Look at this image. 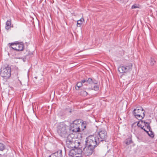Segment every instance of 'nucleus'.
<instances>
[{
	"mask_svg": "<svg viewBox=\"0 0 157 157\" xmlns=\"http://www.w3.org/2000/svg\"><path fill=\"white\" fill-rule=\"evenodd\" d=\"M94 136H89L85 140V147L82 153L86 155H90L94 151V149L98 145L95 143Z\"/></svg>",
	"mask_w": 157,
	"mask_h": 157,
	"instance_id": "1",
	"label": "nucleus"
},
{
	"mask_svg": "<svg viewBox=\"0 0 157 157\" xmlns=\"http://www.w3.org/2000/svg\"><path fill=\"white\" fill-rule=\"evenodd\" d=\"M107 134L106 131L105 129H101L98 132L96 136L94 138L95 140V143L98 145L100 142L103 141H106L107 138Z\"/></svg>",
	"mask_w": 157,
	"mask_h": 157,
	"instance_id": "2",
	"label": "nucleus"
},
{
	"mask_svg": "<svg viewBox=\"0 0 157 157\" xmlns=\"http://www.w3.org/2000/svg\"><path fill=\"white\" fill-rule=\"evenodd\" d=\"M72 134H69L67 136L66 140V147L69 149H73L77 146H79L78 144H80L79 142L75 141L74 139L72 137Z\"/></svg>",
	"mask_w": 157,
	"mask_h": 157,
	"instance_id": "3",
	"label": "nucleus"
},
{
	"mask_svg": "<svg viewBox=\"0 0 157 157\" xmlns=\"http://www.w3.org/2000/svg\"><path fill=\"white\" fill-rule=\"evenodd\" d=\"M68 126L64 123H61L57 127V131L58 134L61 137H65L68 134L67 130L68 129Z\"/></svg>",
	"mask_w": 157,
	"mask_h": 157,
	"instance_id": "4",
	"label": "nucleus"
},
{
	"mask_svg": "<svg viewBox=\"0 0 157 157\" xmlns=\"http://www.w3.org/2000/svg\"><path fill=\"white\" fill-rule=\"evenodd\" d=\"M77 146L76 147L71 149L69 151V155L72 157H82V151L80 147Z\"/></svg>",
	"mask_w": 157,
	"mask_h": 157,
	"instance_id": "5",
	"label": "nucleus"
},
{
	"mask_svg": "<svg viewBox=\"0 0 157 157\" xmlns=\"http://www.w3.org/2000/svg\"><path fill=\"white\" fill-rule=\"evenodd\" d=\"M144 111V110L142 107H137L136 109L134 110L133 113L136 118L140 120L143 119L145 116V112H143V115H141V112Z\"/></svg>",
	"mask_w": 157,
	"mask_h": 157,
	"instance_id": "6",
	"label": "nucleus"
},
{
	"mask_svg": "<svg viewBox=\"0 0 157 157\" xmlns=\"http://www.w3.org/2000/svg\"><path fill=\"white\" fill-rule=\"evenodd\" d=\"M11 68L8 66L6 67H2L1 69L0 75L6 78H8L11 76Z\"/></svg>",
	"mask_w": 157,
	"mask_h": 157,
	"instance_id": "7",
	"label": "nucleus"
},
{
	"mask_svg": "<svg viewBox=\"0 0 157 157\" xmlns=\"http://www.w3.org/2000/svg\"><path fill=\"white\" fill-rule=\"evenodd\" d=\"M10 47L16 51H21L24 49V44L22 42L20 43H12L10 44Z\"/></svg>",
	"mask_w": 157,
	"mask_h": 157,
	"instance_id": "8",
	"label": "nucleus"
},
{
	"mask_svg": "<svg viewBox=\"0 0 157 157\" xmlns=\"http://www.w3.org/2000/svg\"><path fill=\"white\" fill-rule=\"evenodd\" d=\"M79 120H75L70 125V130L74 132H80V128L79 126Z\"/></svg>",
	"mask_w": 157,
	"mask_h": 157,
	"instance_id": "9",
	"label": "nucleus"
},
{
	"mask_svg": "<svg viewBox=\"0 0 157 157\" xmlns=\"http://www.w3.org/2000/svg\"><path fill=\"white\" fill-rule=\"evenodd\" d=\"M132 64L130 63L128 65L125 66L121 65L118 69V71L120 73H126L132 69Z\"/></svg>",
	"mask_w": 157,
	"mask_h": 157,
	"instance_id": "10",
	"label": "nucleus"
},
{
	"mask_svg": "<svg viewBox=\"0 0 157 157\" xmlns=\"http://www.w3.org/2000/svg\"><path fill=\"white\" fill-rule=\"evenodd\" d=\"M62 151L59 150L56 152L52 154L48 157H62Z\"/></svg>",
	"mask_w": 157,
	"mask_h": 157,
	"instance_id": "11",
	"label": "nucleus"
},
{
	"mask_svg": "<svg viewBox=\"0 0 157 157\" xmlns=\"http://www.w3.org/2000/svg\"><path fill=\"white\" fill-rule=\"evenodd\" d=\"M79 126L80 128V132L84 130L86 127V123L82 122L81 124V121L80 120L79 122Z\"/></svg>",
	"mask_w": 157,
	"mask_h": 157,
	"instance_id": "12",
	"label": "nucleus"
},
{
	"mask_svg": "<svg viewBox=\"0 0 157 157\" xmlns=\"http://www.w3.org/2000/svg\"><path fill=\"white\" fill-rule=\"evenodd\" d=\"M11 20H8L6 22V29L8 30L11 27Z\"/></svg>",
	"mask_w": 157,
	"mask_h": 157,
	"instance_id": "13",
	"label": "nucleus"
},
{
	"mask_svg": "<svg viewBox=\"0 0 157 157\" xmlns=\"http://www.w3.org/2000/svg\"><path fill=\"white\" fill-rule=\"evenodd\" d=\"M141 124L143 123L144 124L145 126L149 130L151 129V127L150 126L149 123L148 122L141 121Z\"/></svg>",
	"mask_w": 157,
	"mask_h": 157,
	"instance_id": "14",
	"label": "nucleus"
},
{
	"mask_svg": "<svg viewBox=\"0 0 157 157\" xmlns=\"http://www.w3.org/2000/svg\"><path fill=\"white\" fill-rule=\"evenodd\" d=\"M82 82L83 83H88V84H92L94 82V81L91 78H88L87 80H83Z\"/></svg>",
	"mask_w": 157,
	"mask_h": 157,
	"instance_id": "15",
	"label": "nucleus"
},
{
	"mask_svg": "<svg viewBox=\"0 0 157 157\" xmlns=\"http://www.w3.org/2000/svg\"><path fill=\"white\" fill-rule=\"evenodd\" d=\"M84 20L83 18H82L81 19L77 21V26L80 27L82 23L84 22Z\"/></svg>",
	"mask_w": 157,
	"mask_h": 157,
	"instance_id": "16",
	"label": "nucleus"
},
{
	"mask_svg": "<svg viewBox=\"0 0 157 157\" xmlns=\"http://www.w3.org/2000/svg\"><path fill=\"white\" fill-rule=\"evenodd\" d=\"M83 80H82L81 81V82H78L77 83L76 86L77 87V88L76 87H75V89H76V90H78L79 89V88L81 86H83V84H82V83H83L82 82Z\"/></svg>",
	"mask_w": 157,
	"mask_h": 157,
	"instance_id": "17",
	"label": "nucleus"
},
{
	"mask_svg": "<svg viewBox=\"0 0 157 157\" xmlns=\"http://www.w3.org/2000/svg\"><path fill=\"white\" fill-rule=\"evenodd\" d=\"M33 55V53L30 52H26V55L25 56V58L28 59L30 57H31Z\"/></svg>",
	"mask_w": 157,
	"mask_h": 157,
	"instance_id": "18",
	"label": "nucleus"
},
{
	"mask_svg": "<svg viewBox=\"0 0 157 157\" xmlns=\"http://www.w3.org/2000/svg\"><path fill=\"white\" fill-rule=\"evenodd\" d=\"M149 132L148 131V133H147L148 135L151 138H152L154 137V133L152 132L151 129L150 130Z\"/></svg>",
	"mask_w": 157,
	"mask_h": 157,
	"instance_id": "19",
	"label": "nucleus"
},
{
	"mask_svg": "<svg viewBox=\"0 0 157 157\" xmlns=\"http://www.w3.org/2000/svg\"><path fill=\"white\" fill-rule=\"evenodd\" d=\"M132 143V140L131 138H128L126 140L125 144L127 145H129Z\"/></svg>",
	"mask_w": 157,
	"mask_h": 157,
	"instance_id": "20",
	"label": "nucleus"
},
{
	"mask_svg": "<svg viewBox=\"0 0 157 157\" xmlns=\"http://www.w3.org/2000/svg\"><path fill=\"white\" fill-rule=\"evenodd\" d=\"M5 146L2 144L0 143V151H2L5 149Z\"/></svg>",
	"mask_w": 157,
	"mask_h": 157,
	"instance_id": "21",
	"label": "nucleus"
},
{
	"mask_svg": "<svg viewBox=\"0 0 157 157\" xmlns=\"http://www.w3.org/2000/svg\"><path fill=\"white\" fill-rule=\"evenodd\" d=\"M155 63V61L153 58H151V59L150 64L151 65H153Z\"/></svg>",
	"mask_w": 157,
	"mask_h": 157,
	"instance_id": "22",
	"label": "nucleus"
},
{
	"mask_svg": "<svg viewBox=\"0 0 157 157\" xmlns=\"http://www.w3.org/2000/svg\"><path fill=\"white\" fill-rule=\"evenodd\" d=\"M81 94L83 96H86L88 94L85 91H81Z\"/></svg>",
	"mask_w": 157,
	"mask_h": 157,
	"instance_id": "23",
	"label": "nucleus"
},
{
	"mask_svg": "<svg viewBox=\"0 0 157 157\" xmlns=\"http://www.w3.org/2000/svg\"><path fill=\"white\" fill-rule=\"evenodd\" d=\"M99 87L97 85H95L94 86L93 88H92V89L94 90L95 91H97L99 90Z\"/></svg>",
	"mask_w": 157,
	"mask_h": 157,
	"instance_id": "24",
	"label": "nucleus"
},
{
	"mask_svg": "<svg viewBox=\"0 0 157 157\" xmlns=\"http://www.w3.org/2000/svg\"><path fill=\"white\" fill-rule=\"evenodd\" d=\"M82 84H83V88L84 89H86V87H84V86H86V85H87L88 84V83H86H86H82Z\"/></svg>",
	"mask_w": 157,
	"mask_h": 157,
	"instance_id": "25",
	"label": "nucleus"
},
{
	"mask_svg": "<svg viewBox=\"0 0 157 157\" xmlns=\"http://www.w3.org/2000/svg\"><path fill=\"white\" fill-rule=\"evenodd\" d=\"M138 8V6L136 5H133L132 7V9H135V8Z\"/></svg>",
	"mask_w": 157,
	"mask_h": 157,
	"instance_id": "26",
	"label": "nucleus"
},
{
	"mask_svg": "<svg viewBox=\"0 0 157 157\" xmlns=\"http://www.w3.org/2000/svg\"><path fill=\"white\" fill-rule=\"evenodd\" d=\"M141 121H139L137 124V125L139 127H141Z\"/></svg>",
	"mask_w": 157,
	"mask_h": 157,
	"instance_id": "27",
	"label": "nucleus"
},
{
	"mask_svg": "<svg viewBox=\"0 0 157 157\" xmlns=\"http://www.w3.org/2000/svg\"><path fill=\"white\" fill-rule=\"evenodd\" d=\"M97 82L96 81H94V82L93 83V84H97Z\"/></svg>",
	"mask_w": 157,
	"mask_h": 157,
	"instance_id": "28",
	"label": "nucleus"
},
{
	"mask_svg": "<svg viewBox=\"0 0 157 157\" xmlns=\"http://www.w3.org/2000/svg\"><path fill=\"white\" fill-rule=\"evenodd\" d=\"M143 130L144 131L146 132L147 133H148V131H147L145 128H144V129H143Z\"/></svg>",
	"mask_w": 157,
	"mask_h": 157,
	"instance_id": "29",
	"label": "nucleus"
},
{
	"mask_svg": "<svg viewBox=\"0 0 157 157\" xmlns=\"http://www.w3.org/2000/svg\"><path fill=\"white\" fill-rule=\"evenodd\" d=\"M144 126H143V127H142V126H141V127H140V128L142 129H144Z\"/></svg>",
	"mask_w": 157,
	"mask_h": 157,
	"instance_id": "30",
	"label": "nucleus"
},
{
	"mask_svg": "<svg viewBox=\"0 0 157 157\" xmlns=\"http://www.w3.org/2000/svg\"><path fill=\"white\" fill-rule=\"evenodd\" d=\"M37 78V77H35V78H35L36 79V78Z\"/></svg>",
	"mask_w": 157,
	"mask_h": 157,
	"instance_id": "31",
	"label": "nucleus"
},
{
	"mask_svg": "<svg viewBox=\"0 0 157 157\" xmlns=\"http://www.w3.org/2000/svg\"><path fill=\"white\" fill-rule=\"evenodd\" d=\"M0 157H2V155H1L0 154Z\"/></svg>",
	"mask_w": 157,
	"mask_h": 157,
	"instance_id": "32",
	"label": "nucleus"
}]
</instances>
